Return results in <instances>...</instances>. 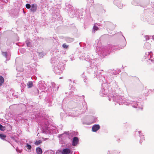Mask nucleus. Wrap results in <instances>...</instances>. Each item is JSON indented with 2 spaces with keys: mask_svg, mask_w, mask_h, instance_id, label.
<instances>
[{
  "mask_svg": "<svg viewBox=\"0 0 154 154\" xmlns=\"http://www.w3.org/2000/svg\"><path fill=\"white\" fill-rule=\"evenodd\" d=\"M47 104L49 106H52V102H48L47 103Z\"/></svg>",
  "mask_w": 154,
  "mask_h": 154,
  "instance_id": "37998d69",
  "label": "nucleus"
},
{
  "mask_svg": "<svg viewBox=\"0 0 154 154\" xmlns=\"http://www.w3.org/2000/svg\"><path fill=\"white\" fill-rule=\"evenodd\" d=\"M62 47L63 48L66 49L69 47V45H67L65 43H64L62 45Z\"/></svg>",
  "mask_w": 154,
  "mask_h": 154,
  "instance_id": "ea45409f",
  "label": "nucleus"
},
{
  "mask_svg": "<svg viewBox=\"0 0 154 154\" xmlns=\"http://www.w3.org/2000/svg\"><path fill=\"white\" fill-rule=\"evenodd\" d=\"M26 146L29 149H31L32 148L31 146L28 143L26 144Z\"/></svg>",
  "mask_w": 154,
  "mask_h": 154,
  "instance_id": "4c0bfd02",
  "label": "nucleus"
},
{
  "mask_svg": "<svg viewBox=\"0 0 154 154\" xmlns=\"http://www.w3.org/2000/svg\"><path fill=\"white\" fill-rule=\"evenodd\" d=\"M59 88V87L58 86H57V87H55V88H54V90H55V91H57L58 90V89Z\"/></svg>",
  "mask_w": 154,
  "mask_h": 154,
  "instance_id": "49530a36",
  "label": "nucleus"
},
{
  "mask_svg": "<svg viewBox=\"0 0 154 154\" xmlns=\"http://www.w3.org/2000/svg\"><path fill=\"white\" fill-rule=\"evenodd\" d=\"M70 59H71V60L72 61V60H72V58H70Z\"/></svg>",
  "mask_w": 154,
  "mask_h": 154,
  "instance_id": "603ef678",
  "label": "nucleus"
},
{
  "mask_svg": "<svg viewBox=\"0 0 154 154\" xmlns=\"http://www.w3.org/2000/svg\"><path fill=\"white\" fill-rule=\"evenodd\" d=\"M42 142V141L41 140H38L36 141L35 142V144L36 145H38L41 143Z\"/></svg>",
  "mask_w": 154,
  "mask_h": 154,
  "instance_id": "f704fd0d",
  "label": "nucleus"
},
{
  "mask_svg": "<svg viewBox=\"0 0 154 154\" xmlns=\"http://www.w3.org/2000/svg\"><path fill=\"white\" fill-rule=\"evenodd\" d=\"M151 45L149 42H146L144 46V48L145 49L149 50L151 47Z\"/></svg>",
  "mask_w": 154,
  "mask_h": 154,
  "instance_id": "5701e85b",
  "label": "nucleus"
},
{
  "mask_svg": "<svg viewBox=\"0 0 154 154\" xmlns=\"http://www.w3.org/2000/svg\"><path fill=\"white\" fill-rule=\"evenodd\" d=\"M122 0H115L113 3L119 8L121 9L123 6V4L122 3Z\"/></svg>",
  "mask_w": 154,
  "mask_h": 154,
  "instance_id": "f3484780",
  "label": "nucleus"
},
{
  "mask_svg": "<svg viewBox=\"0 0 154 154\" xmlns=\"http://www.w3.org/2000/svg\"><path fill=\"white\" fill-rule=\"evenodd\" d=\"M79 142V138L76 136H74L72 138V145L73 146H76L78 144Z\"/></svg>",
  "mask_w": 154,
  "mask_h": 154,
  "instance_id": "a211bd4d",
  "label": "nucleus"
},
{
  "mask_svg": "<svg viewBox=\"0 0 154 154\" xmlns=\"http://www.w3.org/2000/svg\"><path fill=\"white\" fill-rule=\"evenodd\" d=\"M101 71H103V70H101Z\"/></svg>",
  "mask_w": 154,
  "mask_h": 154,
  "instance_id": "5fc2aeb1",
  "label": "nucleus"
},
{
  "mask_svg": "<svg viewBox=\"0 0 154 154\" xmlns=\"http://www.w3.org/2000/svg\"><path fill=\"white\" fill-rule=\"evenodd\" d=\"M38 86L39 89L43 91L45 90L46 85L45 84L44 81H41L38 82Z\"/></svg>",
  "mask_w": 154,
  "mask_h": 154,
  "instance_id": "4468645a",
  "label": "nucleus"
},
{
  "mask_svg": "<svg viewBox=\"0 0 154 154\" xmlns=\"http://www.w3.org/2000/svg\"><path fill=\"white\" fill-rule=\"evenodd\" d=\"M78 134V133L77 132L73 131H70L69 132V131H65L63 134H60L59 137H61L65 134L66 135V136L68 137V138L70 139H72V137H74L77 135Z\"/></svg>",
  "mask_w": 154,
  "mask_h": 154,
  "instance_id": "0eeeda50",
  "label": "nucleus"
},
{
  "mask_svg": "<svg viewBox=\"0 0 154 154\" xmlns=\"http://www.w3.org/2000/svg\"><path fill=\"white\" fill-rule=\"evenodd\" d=\"M70 8L69 9H68V14L69 16L72 18L75 15H77V14L76 13L78 11H79V9H77L73 10L72 6L70 5Z\"/></svg>",
  "mask_w": 154,
  "mask_h": 154,
  "instance_id": "9d476101",
  "label": "nucleus"
},
{
  "mask_svg": "<svg viewBox=\"0 0 154 154\" xmlns=\"http://www.w3.org/2000/svg\"><path fill=\"white\" fill-rule=\"evenodd\" d=\"M72 93L74 94L73 91H70L69 93V97L71 99H74L75 100H77L79 99L80 98L79 96L77 95H74L72 94Z\"/></svg>",
  "mask_w": 154,
  "mask_h": 154,
  "instance_id": "2eb2a0df",
  "label": "nucleus"
},
{
  "mask_svg": "<svg viewBox=\"0 0 154 154\" xmlns=\"http://www.w3.org/2000/svg\"><path fill=\"white\" fill-rule=\"evenodd\" d=\"M124 38L125 40V42L121 46L119 45L117 46H112L109 45L107 47H104L103 48H101L100 49V51L99 54L102 57H104L106 56L109 54L111 52L113 51L114 50H120L122 49L125 47L126 45V42L125 38Z\"/></svg>",
  "mask_w": 154,
  "mask_h": 154,
  "instance_id": "7ed1b4c3",
  "label": "nucleus"
},
{
  "mask_svg": "<svg viewBox=\"0 0 154 154\" xmlns=\"http://www.w3.org/2000/svg\"><path fill=\"white\" fill-rule=\"evenodd\" d=\"M36 150L37 154H42V150L41 148L38 147L36 148Z\"/></svg>",
  "mask_w": 154,
  "mask_h": 154,
  "instance_id": "bb28decb",
  "label": "nucleus"
},
{
  "mask_svg": "<svg viewBox=\"0 0 154 154\" xmlns=\"http://www.w3.org/2000/svg\"><path fill=\"white\" fill-rule=\"evenodd\" d=\"M77 105V110H79V107H80V106H81V103H78Z\"/></svg>",
  "mask_w": 154,
  "mask_h": 154,
  "instance_id": "58836bf2",
  "label": "nucleus"
},
{
  "mask_svg": "<svg viewBox=\"0 0 154 154\" xmlns=\"http://www.w3.org/2000/svg\"><path fill=\"white\" fill-rule=\"evenodd\" d=\"M37 9V5L35 4H33L32 5L30 11L31 12H35L36 11Z\"/></svg>",
  "mask_w": 154,
  "mask_h": 154,
  "instance_id": "aec40b11",
  "label": "nucleus"
},
{
  "mask_svg": "<svg viewBox=\"0 0 154 154\" xmlns=\"http://www.w3.org/2000/svg\"><path fill=\"white\" fill-rule=\"evenodd\" d=\"M132 4L135 6H140L144 8L146 4L144 2H140L139 0H133L132 2Z\"/></svg>",
  "mask_w": 154,
  "mask_h": 154,
  "instance_id": "f8f14e48",
  "label": "nucleus"
},
{
  "mask_svg": "<svg viewBox=\"0 0 154 154\" xmlns=\"http://www.w3.org/2000/svg\"><path fill=\"white\" fill-rule=\"evenodd\" d=\"M100 128V126L98 124L94 125L92 127V131L94 132H96L99 130Z\"/></svg>",
  "mask_w": 154,
  "mask_h": 154,
  "instance_id": "6ab92c4d",
  "label": "nucleus"
},
{
  "mask_svg": "<svg viewBox=\"0 0 154 154\" xmlns=\"http://www.w3.org/2000/svg\"><path fill=\"white\" fill-rule=\"evenodd\" d=\"M71 150L69 148H66L63 149L62 152L63 154H68L70 153Z\"/></svg>",
  "mask_w": 154,
  "mask_h": 154,
  "instance_id": "4be33fe9",
  "label": "nucleus"
},
{
  "mask_svg": "<svg viewBox=\"0 0 154 154\" xmlns=\"http://www.w3.org/2000/svg\"><path fill=\"white\" fill-rule=\"evenodd\" d=\"M145 38L146 41L149 40V36L148 35H145Z\"/></svg>",
  "mask_w": 154,
  "mask_h": 154,
  "instance_id": "79ce46f5",
  "label": "nucleus"
},
{
  "mask_svg": "<svg viewBox=\"0 0 154 154\" xmlns=\"http://www.w3.org/2000/svg\"><path fill=\"white\" fill-rule=\"evenodd\" d=\"M152 56V52H146L144 57V58L146 61H149L148 60L151 61V62L154 63V60L153 59H151Z\"/></svg>",
  "mask_w": 154,
  "mask_h": 154,
  "instance_id": "ddd939ff",
  "label": "nucleus"
},
{
  "mask_svg": "<svg viewBox=\"0 0 154 154\" xmlns=\"http://www.w3.org/2000/svg\"><path fill=\"white\" fill-rule=\"evenodd\" d=\"M99 29V28L95 25H94L92 29V32L93 33H94L96 31H97Z\"/></svg>",
  "mask_w": 154,
  "mask_h": 154,
  "instance_id": "a878e982",
  "label": "nucleus"
},
{
  "mask_svg": "<svg viewBox=\"0 0 154 154\" xmlns=\"http://www.w3.org/2000/svg\"><path fill=\"white\" fill-rule=\"evenodd\" d=\"M110 151H108L107 152V154H110Z\"/></svg>",
  "mask_w": 154,
  "mask_h": 154,
  "instance_id": "8fccbe9b",
  "label": "nucleus"
},
{
  "mask_svg": "<svg viewBox=\"0 0 154 154\" xmlns=\"http://www.w3.org/2000/svg\"><path fill=\"white\" fill-rule=\"evenodd\" d=\"M87 108V105L85 101H83L81 103V106L79 107V110H82V112H84Z\"/></svg>",
  "mask_w": 154,
  "mask_h": 154,
  "instance_id": "dca6fc26",
  "label": "nucleus"
},
{
  "mask_svg": "<svg viewBox=\"0 0 154 154\" xmlns=\"http://www.w3.org/2000/svg\"><path fill=\"white\" fill-rule=\"evenodd\" d=\"M82 59L83 60H86V61H90V66L87 68L89 70L90 72H91L93 71H94L97 69L96 66L97 63L95 62L94 60H93V56L91 55L90 54H89L88 53L86 52L84 53L83 55Z\"/></svg>",
  "mask_w": 154,
  "mask_h": 154,
  "instance_id": "20e7f679",
  "label": "nucleus"
},
{
  "mask_svg": "<svg viewBox=\"0 0 154 154\" xmlns=\"http://www.w3.org/2000/svg\"><path fill=\"white\" fill-rule=\"evenodd\" d=\"M118 87L117 83L115 80H113L108 84L102 83L101 88L100 91V95L101 96L104 95L108 96L109 101L116 102L121 104H124L127 105L131 104L133 107L139 109H142V106L140 102L138 101H141L134 96H132L131 99H127L118 94L112 91L113 88Z\"/></svg>",
  "mask_w": 154,
  "mask_h": 154,
  "instance_id": "f257e3e1",
  "label": "nucleus"
},
{
  "mask_svg": "<svg viewBox=\"0 0 154 154\" xmlns=\"http://www.w3.org/2000/svg\"><path fill=\"white\" fill-rule=\"evenodd\" d=\"M90 119L91 120L92 122H95L97 120V118L94 117V116H91L90 117Z\"/></svg>",
  "mask_w": 154,
  "mask_h": 154,
  "instance_id": "c756f323",
  "label": "nucleus"
},
{
  "mask_svg": "<svg viewBox=\"0 0 154 154\" xmlns=\"http://www.w3.org/2000/svg\"><path fill=\"white\" fill-rule=\"evenodd\" d=\"M69 80H70V81H71V79H70Z\"/></svg>",
  "mask_w": 154,
  "mask_h": 154,
  "instance_id": "6e6d98bb",
  "label": "nucleus"
},
{
  "mask_svg": "<svg viewBox=\"0 0 154 154\" xmlns=\"http://www.w3.org/2000/svg\"><path fill=\"white\" fill-rule=\"evenodd\" d=\"M72 86V87L71 88V89H72L71 90H73L75 88H74V87H73Z\"/></svg>",
  "mask_w": 154,
  "mask_h": 154,
  "instance_id": "09e8293b",
  "label": "nucleus"
},
{
  "mask_svg": "<svg viewBox=\"0 0 154 154\" xmlns=\"http://www.w3.org/2000/svg\"><path fill=\"white\" fill-rule=\"evenodd\" d=\"M62 78V77H60V79H61V78Z\"/></svg>",
  "mask_w": 154,
  "mask_h": 154,
  "instance_id": "864d4df0",
  "label": "nucleus"
},
{
  "mask_svg": "<svg viewBox=\"0 0 154 154\" xmlns=\"http://www.w3.org/2000/svg\"><path fill=\"white\" fill-rule=\"evenodd\" d=\"M43 122L41 124V127L42 129V131L44 133H45L47 130H48V121L46 118H45L43 119Z\"/></svg>",
  "mask_w": 154,
  "mask_h": 154,
  "instance_id": "6e6552de",
  "label": "nucleus"
},
{
  "mask_svg": "<svg viewBox=\"0 0 154 154\" xmlns=\"http://www.w3.org/2000/svg\"><path fill=\"white\" fill-rule=\"evenodd\" d=\"M45 54H46L43 52L39 53V55L40 57H42Z\"/></svg>",
  "mask_w": 154,
  "mask_h": 154,
  "instance_id": "e433bc0d",
  "label": "nucleus"
},
{
  "mask_svg": "<svg viewBox=\"0 0 154 154\" xmlns=\"http://www.w3.org/2000/svg\"><path fill=\"white\" fill-rule=\"evenodd\" d=\"M66 41L68 43L72 42L74 41V39L69 37H66L65 38Z\"/></svg>",
  "mask_w": 154,
  "mask_h": 154,
  "instance_id": "393cba45",
  "label": "nucleus"
},
{
  "mask_svg": "<svg viewBox=\"0 0 154 154\" xmlns=\"http://www.w3.org/2000/svg\"><path fill=\"white\" fill-rule=\"evenodd\" d=\"M81 76L83 79V80L84 82L86 83H87V78L84 75V73L83 72L81 75Z\"/></svg>",
  "mask_w": 154,
  "mask_h": 154,
  "instance_id": "cd10ccee",
  "label": "nucleus"
},
{
  "mask_svg": "<svg viewBox=\"0 0 154 154\" xmlns=\"http://www.w3.org/2000/svg\"><path fill=\"white\" fill-rule=\"evenodd\" d=\"M58 61H57L56 60V58H52L51 59V64H53V66L57 65V63Z\"/></svg>",
  "mask_w": 154,
  "mask_h": 154,
  "instance_id": "b1692460",
  "label": "nucleus"
},
{
  "mask_svg": "<svg viewBox=\"0 0 154 154\" xmlns=\"http://www.w3.org/2000/svg\"><path fill=\"white\" fill-rule=\"evenodd\" d=\"M134 135L137 139L139 137L140 138V143L141 144L143 140H145L144 135L143 134L141 131H135L134 132Z\"/></svg>",
  "mask_w": 154,
  "mask_h": 154,
  "instance_id": "1a4fd4ad",
  "label": "nucleus"
},
{
  "mask_svg": "<svg viewBox=\"0 0 154 154\" xmlns=\"http://www.w3.org/2000/svg\"><path fill=\"white\" fill-rule=\"evenodd\" d=\"M97 70V69L94 71V76L97 77V79H99L100 82H103V83H104V82H105V81H106V84L109 83L110 82L114 80L113 75H115L118 73L117 72L114 70H109L105 76L103 77L101 74V72L98 73Z\"/></svg>",
  "mask_w": 154,
  "mask_h": 154,
  "instance_id": "f03ea898",
  "label": "nucleus"
},
{
  "mask_svg": "<svg viewBox=\"0 0 154 154\" xmlns=\"http://www.w3.org/2000/svg\"><path fill=\"white\" fill-rule=\"evenodd\" d=\"M65 64L61 62L58 63L57 65H55L54 67V71L56 74H60L62 72L65 67Z\"/></svg>",
  "mask_w": 154,
  "mask_h": 154,
  "instance_id": "39448f33",
  "label": "nucleus"
},
{
  "mask_svg": "<svg viewBox=\"0 0 154 154\" xmlns=\"http://www.w3.org/2000/svg\"><path fill=\"white\" fill-rule=\"evenodd\" d=\"M31 5L28 3L26 4V7L27 9H29L31 8Z\"/></svg>",
  "mask_w": 154,
  "mask_h": 154,
  "instance_id": "a19ab883",
  "label": "nucleus"
},
{
  "mask_svg": "<svg viewBox=\"0 0 154 154\" xmlns=\"http://www.w3.org/2000/svg\"><path fill=\"white\" fill-rule=\"evenodd\" d=\"M51 85H52V87L54 88V90L55 87V83L54 82H52L51 83Z\"/></svg>",
  "mask_w": 154,
  "mask_h": 154,
  "instance_id": "c03bdc74",
  "label": "nucleus"
},
{
  "mask_svg": "<svg viewBox=\"0 0 154 154\" xmlns=\"http://www.w3.org/2000/svg\"><path fill=\"white\" fill-rule=\"evenodd\" d=\"M26 44L28 47H30L31 46H32V45L31 44V42L29 40L26 41Z\"/></svg>",
  "mask_w": 154,
  "mask_h": 154,
  "instance_id": "2f4dec72",
  "label": "nucleus"
},
{
  "mask_svg": "<svg viewBox=\"0 0 154 154\" xmlns=\"http://www.w3.org/2000/svg\"><path fill=\"white\" fill-rule=\"evenodd\" d=\"M5 127L2 126V125L0 124V130L1 131H4L5 130Z\"/></svg>",
  "mask_w": 154,
  "mask_h": 154,
  "instance_id": "72a5a7b5",
  "label": "nucleus"
},
{
  "mask_svg": "<svg viewBox=\"0 0 154 154\" xmlns=\"http://www.w3.org/2000/svg\"><path fill=\"white\" fill-rule=\"evenodd\" d=\"M69 116H71L72 117H76V116H77V115H72V114H69Z\"/></svg>",
  "mask_w": 154,
  "mask_h": 154,
  "instance_id": "a18cd8bd",
  "label": "nucleus"
},
{
  "mask_svg": "<svg viewBox=\"0 0 154 154\" xmlns=\"http://www.w3.org/2000/svg\"><path fill=\"white\" fill-rule=\"evenodd\" d=\"M4 82V79L3 77L0 75V86L2 85Z\"/></svg>",
  "mask_w": 154,
  "mask_h": 154,
  "instance_id": "c85d7f7f",
  "label": "nucleus"
},
{
  "mask_svg": "<svg viewBox=\"0 0 154 154\" xmlns=\"http://www.w3.org/2000/svg\"><path fill=\"white\" fill-rule=\"evenodd\" d=\"M56 154H63L62 151H60L59 152H57L56 153Z\"/></svg>",
  "mask_w": 154,
  "mask_h": 154,
  "instance_id": "de8ad7c7",
  "label": "nucleus"
},
{
  "mask_svg": "<svg viewBox=\"0 0 154 154\" xmlns=\"http://www.w3.org/2000/svg\"><path fill=\"white\" fill-rule=\"evenodd\" d=\"M2 54L3 56L5 57L6 59V61L9 60L10 59V55L7 52H2Z\"/></svg>",
  "mask_w": 154,
  "mask_h": 154,
  "instance_id": "412c9836",
  "label": "nucleus"
},
{
  "mask_svg": "<svg viewBox=\"0 0 154 154\" xmlns=\"http://www.w3.org/2000/svg\"><path fill=\"white\" fill-rule=\"evenodd\" d=\"M34 91L36 95H38V94H39V91L37 88H34Z\"/></svg>",
  "mask_w": 154,
  "mask_h": 154,
  "instance_id": "c9c22d12",
  "label": "nucleus"
},
{
  "mask_svg": "<svg viewBox=\"0 0 154 154\" xmlns=\"http://www.w3.org/2000/svg\"><path fill=\"white\" fill-rule=\"evenodd\" d=\"M33 85L32 82L31 81L29 82L27 84V85L28 86V88H31Z\"/></svg>",
  "mask_w": 154,
  "mask_h": 154,
  "instance_id": "7c9ffc66",
  "label": "nucleus"
},
{
  "mask_svg": "<svg viewBox=\"0 0 154 154\" xmlns=\"http://www.w3.org/2000/svg\"><path fill=\"white\" fill-rule=\"evenodd\" d=\"M6 137V136L5 135L0 134V138L2 140H5Z\"/></svg>",
  "mask_w": 154,
  "mask_h": 154,
  "instance_id": "473e14b6",
  "label": "nucleus"
},
{
  "mask_svg": "<svg viewBox=\"0 0 154 154\" xmlns=\"http://www.w3.org/2000/svg\"><path fill=\"white\" fill-rule=\"evenodd\" d=\"M152 38L153 40H154V35L152 36Z\"/></svg>",
  "mask_w": 154,
  "mask_h": 154,
  "instance_id": "3c124183",
  "label": "nucleus"
},
{
  "mask_svg": "<svg viewBox=\"0 0 154 154\" xmlns=\"http://www.w3.org/2000/svg\"><path fill=\"white\" fill-rule=\"evenodd\" d=\"M152 7L151 8V10L153 11V12L151 11L150 13L148 14L146 17V20L149 22V23L151 24H154V2Z\"/></svg>",
  "mask_w": 154,
  "mask_h": 154,
  "instance_id": "423d86ee",
  "label": "nucleus"
},
{
  "mask_svg": "<svg viewBox=\"0 0 154 154\" xmlns=\"http://www.w3.org/2000/svg\"><path fill=\"white\" fill-rule=\"evenodd\" d=\"M105 27L109 29V30H112L116 27L115 25L109 21H106L105 22Z\"/></svg>",
  "mask_w": 154,
  "mask_h": 154,
  "instance_id": "9b49d317",
  "label": "nucleus"
}]
</instances>
